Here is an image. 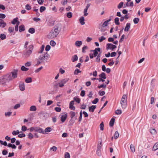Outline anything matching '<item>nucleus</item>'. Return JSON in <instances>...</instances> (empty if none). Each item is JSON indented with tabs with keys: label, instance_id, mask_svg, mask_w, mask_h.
I'll list each match as a JSON object with an SVG mask.
<instances>
[{
	"label": "nucleus",
	"instance_id": "obj_47",
	"mask_svg": "<svg viewBox=\"0 0 158 158\" xmlns=\"http://www.w3.org/2000/svg\"><path fill=\"white\" fill-rule=\"evenodd\" d=\"M37 132L40 133H42L44 134V131L41 128H39L38 130L37 131Z\"/></svg>",
	"mask_w": 158,
	"mask_h": 158
},
{
	"label": "nucleus",
	"instance_id": "obj_23",
	"mask_svg": "<svg viewBox=\"0 0 158 158\" xmlns=\"http://www.w3.org/2000/svg\"><path fill=\"white\" fill-rule=\"evenodd\" d=\"M99 77L101 78H102L104 79H105L106 78V74L104 73H101Z\"/></svg>",
	"mask_w": 158,
	"mask_h": 158
},
{
	"label": "nucleus",
	"instance_id": "obj_4",
	"mask_svg": "<svg viewBox=\"0 0 158 158\" xmlns=\"http://www.w3.org/2000/svg\"><path fill=\"white\" fill-rule=\"evenodd\" d=\"M127 96L126 95H123L121 99L120 103L123 108H125L127 105Z\"/></svg>",
	"mask_w": 158,
	"mask_h": 158
},
{
	"label": "nucleus",
	"instance_id": "obj_40",
	"mask_svg": "<svg viewBox=\"0 0 158 158\" xmlns=\"http://www.w3.org/2000/svg\"><path fill=\"white\" fill-rule=\"evenodd\" d=\"M101 56V53H99V54L98 55V56L96 58V61L97 62H99L100 60V58Z\"/></svg>",
	"mask_w": 158,
	"mask_h": 158
},
{
	"label": "nucleus",
	"instance_id": "obj_7",
	"mask_svg": "<svg viewBox=\"0 0 158 158\" xmlns=\"http://www.w3.org/2000/svg\"><path fill=\"white\" fill-rule=\"evenodd\" d=\"M19 87L20 90L24 91L25 89L24 83L23 82H20L19 83Z\"/></svg>",
	"mask_w": 158,
	"mask_h": 158
},
{
	"label": "nucleus",
	"instance_id": "obj_9",
	"mask_svg": "<svg viewBox=\"0 0 158 158\" xmlns=\"http://www.w3.org/2000/svg\"><path fill=\"white\" fill-rule=\"evenodd\" d=\"M74 104V101H72L70 102L69 104V108L72 110H74L75 109V107L73 106Z\"/></svg>",
	"mask_w": 158,
	"mask_h": 158
},
{
	"label": "nucleus",
	"instance_id": "obj_13",
	"mask_svg": "<svg viewBox=\"0 0 158 158\" xmlns=\"http://www.w3.org/2000/svg\"><path fill=\"white\" fill-rule=\"evenodd\" d=\"M96 106L92 105L89 106V111L90 112H94V110L96 108Z\"/></svg>",
	"mask_w": 158,
	"mask_h": 158
},
{
	"label": "nucleus",
	"instance_id": "obj_12",
	"mask_svg": "<svg viewBox=\"0 0 158 158\" xmlns=\"http://www.w3.org/2000/svg\"><path fill=\"white\" fill-rule=\"evenodd\" d=\"M111 19H109L105 21L102 24V27H105L107 26L108 24V23L110 21Z\"/></svg>",
	"mask_w": 158,
	"mask_h": 158
},
{
	"label": "nucleus",
	"instance_id": "obj_17",
	"mask_svg": "<svg viewBox=\"0 0 158 158\" xmlns=\"http://www.w3.org/2000/svg\"><path fill=\"white\" fill-rule=\"evenodd\" d=\"M82 44V42L81 41H77L75 43V45L77 47H80Z\"/></svg>",
	"mask_w": 158,
	"mask_h": 158
},
{
	"label": "nucleus",
	"instance_id": "obj_59",
	"mask_svg": "<svg viewBox=\"0 0 158 158\" xmlns=\"http://www.w3.org/2000/svg\"><path fill=\"white\" fill-rule=\"evenodd\" d=\"M55 110L56 111L60 112L61 111V109L60 107H56L55 108Z\"/></svg>",
	"mask_w": 158,
	"mask_h": 158
},
{
	"label": "nucleus",
	"instance_id": "obj_46",
	"mask_svg": "<svg viewBox=\"0 0 158 158\" xmlns=\"http://www.w3.org/2000/svg\"><path fill=\"white\" fill-rule=\"evenodd\" d=\"M81 71L77 69H76L74 72V73L75 75H77L78 73H81Z\"/></svg>",
	"mask_w": 158,
	"mask_h": 158
},
{
	"label": "nucleus",
	"instance_id": "obj_48",
	"mask_svg": "<svg viewBox=\"0 0 158 158\" xmlns=\"http://www.w3.org/2000/svg\"><path fill=\"white\" fill-rule=\"evenodd\" d=\"M44 47H45V46H44V45H42L41 48L40 50L38 52V53H42L44 49Z\"/></svg>",
	"mask_w": 158,
	"mask_h": 158
},
{
	"label": "nucleus",
	"instance_id": "obj_64",
	"mask_svg": "<svg viewBox=\"0 0 158 158\" xmlns=\"http://www.w3.org/2000/svg\"><path fill=\"white\" fill-rule=\"evenodd\" d=\"M31 62H28L25 63V66L26 67H29L31 65Z\"/></svg>",
	"mask_w": 158,
	"mask_h": 158
},
{
	"label": "nucleus",
	"instance_id": "obj_44",
	"mask_svg": "<svg viewBox=\"0 0 158 158\" xmlns=\"http://www.w3.org/2000/svg\"><path fill=\"white\" fill-rule=\"evenodd\" d=\"M106 86V85L104 84H103L101 85H100L98 86V88L99 89H100L101 88H105Z\"/></svg>",
	"mask_w": 158,
	"mask_h": 158
},
{
	"label": "nucleus",
	"instance_id": "obj_15",
	"mask_svg": "<svg viewBox=\"0 0 158 158\" xmlns=\"http://www.w3.org/2000/svg\"><path fill=\"white\" fill-rule=\"evenodd\" d=\"M131 24L130 23H127L124 29V31H128L130 27Z\"/></svg>",
	"mask_w": 158,
	"mask_h": 158
},
{
	"label": "nucleus",
	"instance_id": "obj_31",
	"mask_svg": "<svg viewBox=\"0 0 158 158\" xmlns=\"http://www.w3.org/2000/svg\"><path fill=\"white\" fill-rule=\"evenodd\" d=\"M69 80V78H65L64 79L62 80L61 81V82L63 83L64 85L67 83Z\"/></svg>",
	"mask_w": 158,
	"mask_h": 158
},
{
	"label": "nucleus",
	"instance_id": "obj_61",
	"mask_svg": "<svg viewBox=\"0 0 158 158\" xmlns=\"http://www.w3.org/2000/svg\"><path fill=\"white\" fill-rule=\"evenodd\" d=\"M70 113L71 114V118H73V117H74L75 116V113L74 112L71 111L70 112Z\"/></svg>",
	"mask_w": 158,
	"mask_h": 158
},
{
	"label": "nucleus",
	"instance_id": "obj_50",
	"mask_svg": "<svg viewBox=\"0 0 158 158\" xmlns=\"http://www.w3.org/2000/svg\"><path fill=\"white\" fill-rule=\"evenodd\" d=\"M26 9L28 10L31 9V7L28 4H27L25 6Z\"/></svg>",
	"mask_w": 158,
	"mask_h": 158
},
{
	"label": "nucleus",
	"instance_id": "obj_16",
	"mask_svg": "<svg viewBox=\"0 0 158 158\" xmlns=\"http://www.w3.org/2000/svg\"><path fill=\"white\" fill-rule=\"evenodd\" d=\"M67 117V115L66 114L63 115L61 118V121L62 122H64L66 119Z\"/></svg>",
	"mask_w": 158,
	"mask_h": 158
},
{
	"label": "nucleus",
	"instance_id": "obj_11",
	"mask_svg": "<svg viewBox=\"0 0 158 158\" xmlns=\"http://www.w3.org/2000/svg\"><path fill=\"white\" fill-rule=\"evenodd\" d=\"M6 25V23L3 21V20L2 19H0V27H4Z\"/></svg>",
	"mask_w": 158,
	"mask_h": 158
},
{
	"label": "nucleus",
	"instance_id": "obj_41",
	"mask_svg": "<svg viewBox=\"0 0 158 158\" xmlns=\"http://www.w3.org/2000/svg\"><path fill=\"white\" fill-rule=\"evenodd\" d=\"M50 44L52 46L54 47L56 44V43L53 40H51L50 42Z\"/></svg>",
	"mask_w": 158,
	"mask_h": 158
},
{
	"label": "nucleus",
	"instance_id": "obj_10",
	"mask_svg": "<svg viewBox=\"0 0 158 158\" xmlns=\"http://www.w3.org/2000/svg\"><path fill=\"white\" fill-rule=\"evenodd\" d=\"M47 58H48V57L47 56L42 55L40 56L39 57V59L43 62L44 60L45 59H47Z\"/></svg>",
	"mask_w": 158,
	"mask_h": 158
},
{
	"label": "nucleus",
	"instance_id": "obj_22",
	"mask_svg": "<svg viewBox=\"0 0 158 158\" xmlns=\"http://www.w3.org/2000/svg\"><path fill=\"white\" fill-rule=\"evenodd\" d=\"M30 152H28L27 154L24 156V158H33V157L32 155H29Z\"/></svg>",
	"mask_w": 158,
	"mask_h": 158
},
{
	"label": "nucleus",
	"instance_id": "obj_35",
	"mask_svg": "<svg viewBox=\"0 0 158 158\" xmlns=\"http://www.w3.org/2000/svg\"><path fill=\"white\" fill-rule=\"evenodd\" d=\"M119 19L118 18H116L115 19L114 22L117 25H119Z\"/></svg>",
	"mask_w": 158,
	"mask_h": 158
},
{
	"label": "nucleus",
	"instance_id": "obj_52",
	"mask_svg": "<svg viewBox=\"0 0 158 158\" xmlns=\"http://www.w3.org/2000/svg\"><path fill=\"white\" fill-rule=\"evenodd\" d=\"M105 92L104 91H99L98 92V94L100 96H103L105 94Z\"/></svg>",
	"mask_w": 158,
	"mask_h": 158
},
{
	"label": "nucleus",
	"instance_id": "obj_3",
	"mask_svg": "<svg viewBox=\"0 0 158 158\" xmlns=\"http://www.w3.org/2000/svg\"><path fill=\"white\" fill-rule=\"evenodd\" d=\"M33 48V46L32 45H31L29 46V49L27 50L24 53L25 57L26 58L29 57L31 53Z\"/></svg>",
	"mask_w": 158,
	"mask_h": 158
},
{
	"label": "nucleus",
	"instance_id": "obj_1",
	"mask_svg": "<svg viewBox=\"0 0 158 158\" xmlns=\"http://www.w3.org/2000/svg\"><path fill=\"white\" fill-rule=\"evenodd\" d=\"M60 29H59L58 27L55 28L54 30H52L48 35V37L49 39H52L58 35Z\"/></svg>",
	"mask_w": 158,
	"mask_h": 158
},
{
	"label": "nucleus",
	"instance_id": "obj_33",
	"mask_svg": "<svg viewBox=\"0 0 158 158\" xmlns=\"http://www.w3.org/2000/svg\"><path fill=\"white\" fill-rule=\"evenodd\" d=\"M119 134L118 132V131H116L115 132V133L114 135V139H116L117 138H118V137H119Z\"/></svg>",
	"mask_w": 158,
	"mask_h": 158
},
{
	"label": "nucleus",
	"instance_id": "obj_20",
	"mask_svg": "<svg viewBox=\"0 0 158 158\" xmlns=\"http://www.w3.org/2000/svg\"><path fill=\"white\" fill-rule=\"evenodd\" d=\"M114 121L115 119L114 118H112L111 119L109 123V125L110 127H112L113 126V125L114 124Z\"/></svg>",
	"mask_w": 158,
	"mask_h": 158
},
{
	"label": "nucleus",
	"instance_id": "obj_26",
	"mask_svg": "<svg viewBox=\"0 0 158 158\" xmlns=\"http://www.w3.org/2000/svg\"><path fill=\"white\" fill-rule=\"evenodd\" d=\"M78 60V57L77 55H75L73 56L72 59V60L73 62H74L75 61L77 60Z\"/></svg>",
	"mask_w": 158,
	"mask_h": 158
},
{
	"label": "nucleus",
	"instance_id": "obj_63",
	"mask_svg": "<svg viewBox=\"0 0 158 158\" xmlns=\"http://www.w3.org/2000/svg\"><path fill=\"white\" fill-rule=\"evenodd\" d=\"M67 17L69 18H71L72 17V14L71 12H69L67 14Z\"/></svg>",
	"mask_w": 158,
	"mask_h": 158
},
{
	"label": "nucleus",
	"instance_id": "obj_53",
	"mask_svg": "<svg viewBox=\"0 0 158 158\" xmlns=\"http://www.w3.org/2000/svg\"><path fill=\"white\" fill-rule=\"evenodd\" d=\"M82 110H81L80 113V116L79 117V122L81 121L82 120Z\"/></svg>",
	"mask_w": 158,
	"mask_h": 158
},
{
	"label": "nucleus",
	"instance_id": "obj_2",
	"mask_svg": "<svg viewBox=\"0 0 158 158\" xmlns=\"http://www.w3.org/2000/svg\"><path fill=\"white\" fill-rule=\"evenodd\" d=\"M10 76L7 74L4 76L0 77V84L5 85H6V83L10 81Z\"/></svg>",
	"mask_w": 158,
	"mask_h": 158
},
{
	"label": "nucleus",
	"instance_id": "obj_30",
	"mask_svg": "<svg viewBox=\"0 0 158 158\" xmlns=\"http://www.w3.org/2000/svg\"><path fill=\"white\" fill-rule=\"evenodd\" d=\"M6 36L5 35L3 34H1L0 35V38L2 40H4L6 39Z\"/></svg>",
	"mask_w": 158,
	"mask_h": 158
},
{
	"label": "nucleus",
	"instance_id": "obj_18",
	"mask_svg": "<svg viewBox=\"0 0 158 158\" xmlns=\"http://www.w3.org/2000/svg\"><path fill=\"white\" fill-rule=\"evenodd\" d=\"M158 149V142H157L155 143L153 146L152 148V150L155 151Z\"/></svg>",
	"mask_w": 158,
	"mask_h": 158
},
{
	"label": "nucleus",
	"instance_id": "obj_34",
	"mask_svg": "<svg viewBox=\"0 0 158 158\" xmlns=\"http://www.w3.org/2000/svg\"><path fill=\"white\" fill-rule=\"evenodd\" d=\"M29 69L28 68L25 67L24 66H23L21 67V70L22 71H27Z\"/></svg>",
	"mask_w": 158,
	"mask_h": 158
},
{
	"label": "nucleus",
	"instance_id": "obj_57",
	"mask_svg": "<svg viewBox=\"0 0 158 158\" xmlns=\"http://www.w3.org/2000/svg\"><path fill=\"white\" fill-rule=\"evenodd\" d=\"M102 145V142H101L99 144H98L97 149H99V150H101Z\"/></svg>",
	"mask_w": 158,
	"mask_h": 158
},
{
	"label": "nucleus",
	"instance_id": "obj_39",
	"mask_svg": "<svg viewBox=\"0 0 158 158\" xmlns=\"http://www.w3.org/2000/svg\"><path fill=\"white\" fill-rule=\"evenodd\" d=\"M115 114L117 115L121 114L122 113V110H117L115 111Z\"/></svg>",
	"mask_w": 158,
	"mask_h": 158
},
{
	"label": "nucleus",
	"instance_id": "obj_58",
	"mask_svg": "<svg viewBox=\"0 0 158 158\" xmlns=\"http://www.w3.org/2000/svg\"><path fill=\"white\" fill-rule=\"evenodd\" d=\"M28 136V138L30 139H32L33 137V135L31 133H29Z\"/></svg>",
	"mask_w": 158,
	"mask_h": 158
},
{
	"label": "nucleus",
	"instance_id": "obj_42",
	"mask_svg": "<svg viewBox=\"0 0 158 158\" xmlns=\"http://www.w3.org/2000/svg\"><path fill=\"white\" fill-rule=\"evenodd\" d=\"M73 99L74 101H75L76 102H77L78 103H79L80 102V99L77 98L75 97L73 98Z\"/></svg>",
	"mask_w": 158,
	"mask_h": 158
},
{
	"label": "nucleus",
	"instance_id": "obj_24",
	"mask_svg": "<svg viewBox=\"0 0 158 158\" xmlns=\"http://www.w3.org/2000/svg\"><path fill=\"white\" fill-rule=\"evenodd\" d=\"M36 110V107L34 106H32L30 108V110L31 111H35Z\"/></svg>",
	"mask_w": 158,
	"mask_h": 158
},
{
	"label": "nucleus",
	"instance_id": "obj_45",
	"mask_svg": "<svg viewBox=\"0 0 158 158\" xmlns=\"http://www.w3.org/2000/svg\"><path fill=\"white\" fill-rule=\"evenodd\" d=\"M64 158H70V156L69 153L68 152H66L65 153L64 155Z\"/></svg>",
	"mask_w": 158,
	"mask_h": 158
},
{
	"label": "nucleus",
	"instance_id": "obj_55",
	"mask_svg": "<svg viewBox=\"0 0 158 158\" xmlns=\"http://www.w3.org/2000/svg\"><path fill=\"white\" fill-rule=\"evenodd\" d=\"M14 28L13 27H10L9 28L8 31L10 33H11L14 31Z\"/></svg>",
	"mask_w": 158,
	"mask_h": 158
},
{
	"label": "nucleus",
	"instance_id": "obj_54",
	"mask_svg": "<svg viewBox=\"0 0 158 158\" xmlns=\"http://www.w3.org/2000/svg\"><path fill=\"white\" fill-rule=\"evenodd\" d=\"M98 100H99L98 98H96L92 102V103L94 104H96L98 102Z\"/></svg>",
	"mask_w": 158,
	"mask_h": 158
},
{
	"label": "nucleus",
	"instance_id": "obj_43",
	"mask_svg": "<svg viewBox=\"0 0 158 158\" xmlns=\"http://www.w3.org/2000/svg\"><path fill=\"white\" fill-rule=\"evenodd\" d=\"M101 150L97 149L96 151V154L98 156H101Z\"/></svg>",
	"mask_w": 158,
	"mask_h": 158
},
{
	"label": "nucleus",
	"instance_id": "obj_38",
	"mask_svg": "<svg viewBox=\"0 0 158 158\" xmlns=\"http://www.w3.org/2000/svg\"><path fill=\"white\" fill-rule=\"evenodd\" d=\"M104 125L103 123L102 122L100 125V128L101 130L103 131L104 129Z\"/></svg>",
	"mask_w": 158,
	"mask_h": 158
},
{
	"label": "nucleus",
	"instance_id": "obj_28",
	"mask_svg": "<svg viewBox=\"0 0 158 158\" xmlns=\"http://www.w3.org/2000/svg\"><path fill=\"white\" fill-rule=\"evenodd\" d=\"M25 81L27 83H31L32 82V79L31 77H28L25 79Z\"/></svg>",
	"mask_w": 158,
	"mask_h": 158
},
{
	"label": "nucleus",
	"instance_id": "obj_51",
	"mask_svg": "<svg viewBox=\"0 0 158 158\" xmlns=\"http://www.w3.org/2000/svg\"><path fill=\"white\" fill-rule=\"evenodd\" d=\"M46 9V8L44 6H41L40 8V12H42Z\"/></svg>",
	"mask_w": 158,
	"mask_h": 158
},
{
	"label": "nucleus",
	"instance_id": "obj_29",
	"mask_svg": "<svg viewBox=\"0 0 158 158\" xmlns=\"http://www.w3.org/2000/svg\"><path fill=\"white\" fill-rule=\"evenodd\" d=\"M28 31L31 34H33L35 32V29L33 28H31L29 29Z\"/></svg>",
	"mask_w": 158,
	"mask_h": 158
},
{
	"label": "nucleus",
	"instance_id": "obj_56",
	"mask_svg": "<svg viewBox=\"0 0 158 158\" xmlns=\"http://www.w3.org/2000/svg\"><path fill=\"white\" fill-rule=\"evenodd\" d=\"M106 39V38L104 36H101L100 38H99V40L100 42H102L103 40Z\"/></svg>",
	"mask_w": 158,
	"mask_h": 158
},
{
	"label": "nucleus",
	"instance_id": "obj_62",
	"mask_svg": "<svg viewBox=\"0 0 158 158\" xmlns=\"http://www.w3.org/2000/svg\"><path fill=\"white\" fill-rule=\"evenodd\" d=\"M17 18L14 19L12 22V24H15V23H16V22H17Z\"/></svg>",
	"mask_w": 158,
	"mask_h": 158
},
{
	"label": "nucleus",
	"instance_id": "obj_36",
	"mask_svg": "<svg viewBox=\"0 0 158 158\" xmlns=\"http://www.w3.org/2000/svg\"><path fill=\"white\" fill-rule=\"evenodd\" d=\"M12 113V112H5V115L6 117H9L11 115Z\"/></svg>",
	"mask_w": 158,
	"mask_h": 158
},
{
	"label": "nucleus",
	"instance_id": "obj_19",
	"mask_svg": "<svg viewBox=\"0 0 158 158\" xmlns=\"http://www.w3.org/2000/svg\"><path fill=\"white\" fill-rule=\"evenodd\" d=\"M19 31L21 32L22 31H24L25 30L24 26L23 25H22L19 26Z\"/></svg>",
	"mask_w": 158,
	"mask_h": 158
},
{
	"label": "nucleus",
	"instance_id": "obj_14",
	"mask_svg": "<svg viewBox=\"0 0 158 158\" xmlns=\"http://www.w3.org/2000/svg\"><path fill=\"white\" fill-rule=\"evenodd\" d=\"M84 20L85 19L84 17H81L79 19V21L81 25H83L85 24Z\"/></svg>",
	"mask_w": 158,
	"mask_h": 158
},
{
	"label": "nucleus",
	"instance_id": "obj_60",
	"mask_svg": "<svg viewBox=\"0 0 158 158\" xmlns=\"http://www.w3.org/2000/svg\"><path fill=\"white\" fill-rule=\"evenodd\" d=\"M8 151L5 149L3 150L2 151V154L4 155H6Z\"/></svg>",
	"mask_w": 158,
	"mask_h": 158
},
{
	"label": "nucleus",
	"instance_id": "obj_21",
	"mask_svg": "<svg viewBox=\"0 0 158 158\" xmlns=\"http://www.w3.org/2000/svg\"><path fill=\"white\" fill-rule=\"evenodd\" d=\"M7 146L10 148H11L13 149H16V147L15 144H12L10 143H9L8 144Z\"/></svg>",
	"mask_w": 158,
	"mask_h": 158
},
{
	"label": "nucleus",
	"instance_id": "obj_27",
	"mask_svg": "<svg viewBox=\"0 0 158 158\" xmlns=\"http://www.w3.org/2000/svg\"><path fill=\"white\" fill-rule=\"evenodd\" d=\"M130 149L131 152H135V148L134 146L132 144H131L130 145Z\"/></svg>",
	"mask_w": 158,
	"mask_h": 158
},
{
	"label": "nucleus",
	"instance_id": "obj_37",
	"mask_svg": "<svg viewBox=\"0 0 158 158\" xmlns=\"http://www.w3.org/2000/svg\"><path fill=\"white\" fill-rule=\"evenodd\" d=\"M139 20V19L138 18H136L134 19L133 21L135 24H137L138 23Z\"/></svg>",
	"mask_w": 158,
	"mask_h": 158
},
{
	"label": "nucleus",
	"instance_id": "obj_6",
	"mask_svg": "<svg viewBox=\"0 0 158 158\" xmlns=\"http://www.w3.org/2000/svg\"><path fill=\"white\" fill-rule=\"evenodd\" d=\"M117 47L116 45H113L112 44H106V49H111L113 50L114 49L116 48Z\"/></svg>",
	"mask_w": 158,
	"mask_h": 158
},
{
	"label": "nucleus",
	"instance_id": "obj_49",
	"mask_svg": "<svg viewBox=\"0 0 158 158\" xmlns=\"http://www.w3.org/2000/svg\"><path fill=\"white\" fill-rule=\"evenodd\" d=\"M123 2H120L118 6V9H120L123 6Z\"/></svg>",
	"mask_w": 158,
	"mask_h": 158
},
{
	"label": "nucleus",
	"instance_id": "obj_25",
	"mask_svg": "<svg viewBox=\"0 0 158 158\" xmlns=\"http://www.w3.org/2000/svg\"><path fill=\"white\" fill-rule=\"evenodd\" d=\"M52 128L50 127H48L46 128L45 129L44 131V134H45V133L46 132H49L51 131H52Z\"/></svg>",
	"mask_w": 158,
	"mask_h": 158
},
{
	"label": "nucleus",
	"instance_id": "obj_5",
	"mask_svg": "<svg viewBox=\"0 0 158 158\" xmlns=\"http://www.w3.org/2000/svg\"><path fill=\"white\" fill-rule=\"evenodd\" d=\"M18 71L17 70L15 69L10 73L7 74L8 75L10 76V80H12L13 79L17 77Z\"/></svg>",
	"mask_w": 158,
	"mask_h": 158
},
{
	"label": "nucleus",
	"instance_id": "obj_8",
	"mask_svg": "<svg viewBox=\"0 0 158 158\" xmlns=\"http://www.w3.org/2000/svg\"><path fill=\"white\" fill-rule=\"evenodd\" d=\"M100 48H96L95 50H92V51L94 52V57L96 56L98 54V51L100 52Z\"/></svg>",
	"mask_w": 158,
	"mask_h": 158
},
{
	"label": "nucleus",
	"instance_id": "obj_32",
	"mask_svg": "<svg viewBox=\"0 0 158 158\" xmlns=\"http://www.w3.org/2000/svg\"><path fill=\"white\" fill-rule=\"evenodd\" d=\"M20 132L18 130H17L16 131H14L12 132V134L14 135H18Z\"/></svg>",
	"mask_w": 158,
	"mask_h": 158
}]
</instances>
